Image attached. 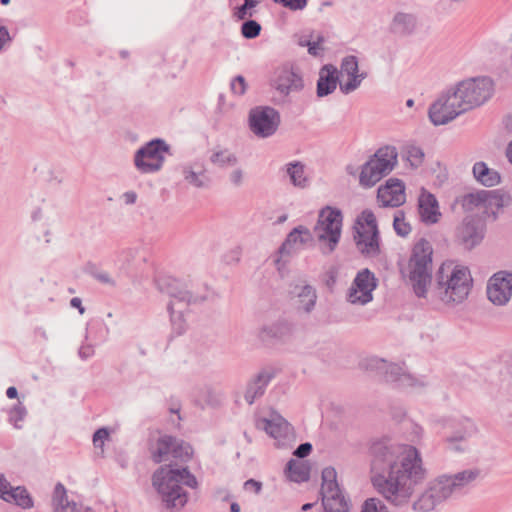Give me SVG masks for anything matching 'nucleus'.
I'll use <instances>...</instances> for the list:
<instances>
[{
    "instance_id": "nucleus-50",
    "label": "nucleus",
    "mask_w": 512,
    "mask_h": 512,
    "mask_svg": "<svg viewBox=\"0 0 512 512\" xmlns=\"http://www.w3.org/2000/svg\"><path fill=\"white\" fill-rule=\"evenodd\" d=\"M407 160L410 162L412 167H419L424 160L423 150L418 146H409L407 149Z\"/></svg>"
},
{
    "instance_id": "nucleus-26",
    "label": "nucleus",
    "mask_w": 512,
    "mask_h": 512,
    "mask_svg": "<svg viewBox=\"0 0 512 512\" xmlns=\"http://www.w3.org/2000/svg\"><path fill=\"white\" fill-rule=\"evenodd\" d=\"M274 376L275 374L268 370H262L255 375L247 383L246 391L244 393L245 401L249 405H252L256 399L262 397Z\"/></svg>"
},
{
    "instance_id": "nucleus-48",
    "label": "nucleus",
    "mask_w": 512,
    "mask_h": 512,
    "mask_svg": "<svg viewBox=\"0 0 512 512\" xmlns=\"http://www.w3.org/2000/svg\"><path fill=\"white\" fill-rule=\"evenodd\" d=\"M348 77L349 79L345 83H339L340 91L345 95L355 91L360 86L362 80L366 77V74H354L353 76Z\"/></svg>"
},
{
    "instance_id": "nucleus-59",
    "label": "nucleus",
    "mask_w": 512,
    "mask_h": 512,
    "mask_svg": "<svg viewBox=\"0 0 512 512\" xmlns=\"http://www.w3.org/2000/svg\"><path fill=\"white\" fill-rule=\"evenodd\" d=\"M12 41L9 30L6 26L0 24V51L4 48L6 43Z\"/></svg>"
},
{
    "instance_id": "nucleus-46",
    "label": "nucleus",
    "mask_w": 512,
    "mask_h": 512,
    "mask_svg": "<svg viewBox=\"0 0 512 512\" xmlns=\"http://www.w3.org/2000/svg\"><path fill=\"white\" fill-rule=\"evenodd\" d=\"M261 29L260 23L256 20L247 19L241 25V35L248 40L255 39L260 35Z\"/></svg>"
},
{
    "instance_id": "nucleus-51",
    "label": "nucleus",
    "mask_w": 512,
    "mask_h": 512,
    "mask_svg": "<svg viewBox=\"0 0 512 512\" xmlns=\"http://www.w3.org/2000/svg\"><path fill=\"white\" fill-rule=\"evenodd\" d=\"M110 437V430L108 427H100L93 433V445L96 448H102L104 445V441L108 440Z\"/></svg>"
},
{
    "instance_id": "nucleus-2",
    "label": "nucleus",
    "mask_w": 512,
    "mask_h": 512,
    "mask_svg": "<svg viewBox=\"0 0 512 512\" xmlns=\"http://www.w3.org/2000/svg\"><path fill=\"white\" fill-rule=\"evenodd\" d=\"M151 481L162 508L167 512H180L187 505L189 493L183 486L192 489L198 486L197 478L187 466L175 467L172 464L157 468L152 474Z\"/></svg>"
},
{
    "instance_id": "nucleus-27",
    "label": "nucleus",
    "mask_w": 512,
    "mask_h": 512,
    "mask_svg": "<svg viewBox=\"0 0 512 512\" xmlns=\"http://www.w3.org/2000/svg\"><path fill=\"white\" fill-rule=\"evenodd\" d=\"M313 240L310 230L302 225L293 228L286 236L283 243L278 248V253L283 256H290L294 252L296 244H307Z\"/></svg>"
},
{
    "instance_id": "nucleus-64",
    "label": "nucleus",
    "mask_w": 512,
    "mask_h": 512,
    "mask_svg": "<svg viewBox=\"0 0 512 512\" xmlns=\"http://www.w3.org/2000/svg\"><path fill=\"white\" fill-rule=\"evenodd\" d=\"M70 306L76 308L81 315L85 313V307L82 305V300L79 297H73L70 300Z\"/></svg>"
},
{
    "instance_id": "nucleus-9",
    "label": "nucleus",
    "mask_w": 512,
    "mask_h": 512,
    "mask_svg": "<svg viewBox=\"0 0 512 512\" xmlns=\"http://www.w3.org/2000/svg\"><path fill=\"white\" fill-rule=\"evenodd\" d=\"M398 158L397 149L394 146L379 148L362 165L359 175V183L365 188L376 185L383 177L387 176L396 166Z\"/></svg>"
},
{
    "instance_id": "nucleus-7",
    "label": "nucleus",
    "mask_w": 512,
    "mask_h": 512,
    "mask_svg": "<svg viewBox=\"0 0 512 512\" xmlns=\"http://www.w3.org/2000/svg\"><path fill=\"white\" fill-rule=\"evenodd\" d=\"M436 426L437 434L447 444V448L456 453L466 452L468 440L478 432L477 425L468 417L441 418Z\"/></svg>"
},
{
    "instance_id": "nucleus-30",
    "label": "nucleus",
    "mask_w": 512,
    "mask_h": 512,
    "mask_svg": "<svg viewBox=\"0 0 512 512\" xmlns=\"http://www.w3.org/2000/svg\"><path fill=\"white\" fill-rule=\"evenodd\" d=\"M472 172L474 178L485 187H493L501 181L500 174L496 170L489 168L483 161L476 162L473 165Z\"/></svg>"
},
{
    "instance_id": "nucleus-34",
    "label": "nucleus",
    "mask_w": 512,
    "mask_h": 512,
    "mask_svg": "<svg viewBox=\"0 0 512 512\" xmlns=\"http://www.w3.org/2000/svg\"><path fill=\"white\" fill-rule=\"evenodd\" d=\"M285 169L294 187L304 189L309 186L310 180L305 175V165L301 161H291L285 165Z\"/></svg>"
},
{
    "instance_id": "nucleus-16",
    "label": "nucleus",
    "mask_w": 512,
    "mask_h": 512,
    "mask_svg": "<svg viewBox=\"0 0 512 512\" xmlns=\"http://www.w3.org/2000/svg\"><path fill=\"white\" fill-rule=\"evenodd\" d=\"M465 113L453 90L449 88L434 101L428 109V116L434 126L445 125Z\"/></svg>"
},
{
    "instance_id": "nucleus-40",
    "label": "nucleus",
    "mask_w": 512,
    "mask_h": 512,
    "mask_svg": "<svg viewBox=\"0 0 512 512\" xmlns=\"http://www.w3.org/2000/svg\"><path fill=\"white\" fill-rule=\"evenodd\" d=\"M298 298L301 303L299 308L306 313H310L314 309L317 300L315 288L308 284L304 285L298 293Z\"/></svg>"
},
{
    "instance_id": "nucleus-5",
    "label": "nucleus",
    "mask_w": 512,
    "mask_h": 512,
    "mask_svg": "<svg viewBox=\"0 0 512 512\" xmlns=\"http://www.w3.org/2000/svg\"><path fill=\"white\" fill-rule=\"evenodd\" d=\"M433 247L426 238H420L412 247L408 260L409 281L418 298H425L432 281Z\"/></svg>"
},
{
    "instance_id": "nucleus-53",
    "label": "nucleus",
    "mask_w": 512,
    "mask_h": 512,
    "mask_svg": "<svg viewBox=\"0 0 512 512\" xmlns=\"http://www.w3.org/2000/svg\"><path fill=\"white\" fill-rule=\"evenodd\" d=\"M231 90L234 94L242 96L246 93L247 83L242 75L235 76L230 83Z\"/></svg>"
},
{
    "instance_id": "nucleus-13",
    "label": "nucleus",
    "mask_w": 512,
    "mask_h": 512,
    "mask_svg": "<svg viewBox=\"0 0 512 512\" xmlns=\"http://www.w3.org/2000/svg\"><path fill=\"white\" fill-rule=\"evenodd\" d=\"M166 153H170V145L164 139H151L135 152L134 165L141 173H155L162 168Z\"/></svg>"
},
{
    "instance_id": "nucleus-25",
    "label": "nucleus",
    "mask_w": 512,
    "mask_h": 512,
    "mask_svg": "<svg viewBox=\"0 0 512 512\" xmlns=\"http://www.w3.org/2000/svg\"><path fill=\"white\" fill-rule=\"evenodd\" d=\"M340 71L333 64H325L320 68L316 83V95L319 98L332 94L340 83Z\"/></svg>"
},
{
    "instance_id": "nucleus-43",
    "label": "nucleus",
    "mask_w": 512,
    "mask_h": 512,
    "mask_svg": "<svg viewBox=\"0 0 512 512\" xmlns=\"http://www.w3.org/2000/svg\"><path fill=\"white\" fill-rule=\"evenodd\" d=\"M393 229L397 236L407 237L412 228L411 225L405 221V212L403 210H397L393 217Z\"/></svg>"
},
{
    "instance_id": "nucleus-22",
    "label": "nucleus",
    "mask_w": 512,
    "mask_h": 512,
    "mask_svg": "<svg viewBox=\"0 0 512 512\" xmlns=\"http://www.w3.org/2000/svg\"><path fill=\"white\" fill-rule=\"evenodd\" d=\"M512 295V273L498 272L489 280L488 299L495 305L506 304Z\"/></svg>"
},
{
    "instance_id": "nucleus-14",
    "label": "nucleus",
    "mask_w": 512,
    "mask_h": 512,
    "mask_svg": "<svg viewBox=\"0 0 512 512\" xmlns=\"http://www.w3.org/2000/svg\"><path fill=\"white\" fill-rule=\"evenodd\" d=\"M149 254L143 248L122 249L116 257L115 264L119 275L135 280L148 269Z\"/></svg>"
},
{
    "instance_id": "nucleus-31",
    "label": "nucleus",
    "mask_w": 512,
    "mask_h": 512,
    "mask_svg": "<svg viewBox=\"0 0 512 512\" xmlns=\"http://www.w3.org/2000/svg\"><path fill=\"white\" fill-rule=\"evenodd\" d=\"M53 512H81L74 501H69L65 486L58 482L52 495Z\"/></svg>"
},
{
    "instance_id": "nucleus-33",
    "label": "nucleus",
    "mask_w": 512,
    "mask_h": 512,
    "mask_svg": "<svg viewBox=\"0 0 512 512\" xmlns=\"http://www.w3.org/2000/svg\"><path fill=\"white\" fill-rule=\"evenodd\" d=\"M257 427L262 428L270 437L277 439L286 435L288 422L277 414L275 418L258 420Z\"/></svg>"
},
{
    "instance_id": "nucleus-19",
    "label": "nucleus",
    "mask_w": 512,
    "mask_h": 512,
    "mask_svg": "<svg viewBox=\"0 0 512 512\" xmlns=\"http://www.w3.org/2000/svg\"><path fill=\"white\" fill-rule=\"evenodd\" d=\"M378 279L368 268L359 271L349 289L348 300L352 304L365 305L373 300L372 292L377 288Z\"/></svg>"
},
{
    "instance_id": "nucleus-15",
    "label": "nucleus",
    "mask_w": 512,
    "mask_h": 512,
    "mask_svg": "<svg viewBox=\"0 0 512 512\" xmlns=\"http://www.w3.org/2000/svg\"><path fill=\"white\" fill-rule=\"evenodd\" d=\"M280 122V113L271 106H256L248 114L249 129L259 138L274 135Z\"/></svg>"
},
{
    "instance_id": "nucleus-56",
    "label": "nucleus",
    "mask_w": 512,
    "mask_h": 512,
    "mask_svg": "<svg viewBox=\"0 0 512 512\" xmlns=\"http://www.w3.org/2000/svg\"><path fill=\"white\" fill-rule=\"evenodd\" d=\"M263 484L261 481L250 478L246 480L243 484V489L247 492H253L256 495H259L262 491Z\"/></svg>"
},
{
    "instance_id": "nucleus-8",
    "label": "nucleus",
    "mask_w": 512,
    "mask_h": 512,
    "mask_svg": "<svg viewBox=\"0 0 512 512\" xmlns=\"http://www.w3.org/2000/svg\"><path fill=\"white\" fill-rule=\"evenodd\" d=\"M464 112L483 105L494 92V82L488 76H481L460 81L451 87Z\"/></svg>"
},
{
    "instance_id": "nucleus-17",
    "label": "nucleus",
    "mask_w": 512,
    "mask_h": 512,
    "mask_svg": "<svg viewBox=\"0 0 512 512\" xmlns=\"http://www.w3.org/2000/svg\"><path fill=\"white\" fill-rule=\"evenodd\" d=\"M155 284L161 293L167 294L177 304L185 307L202 304L207 300V295H194L185 283L171 276H159L155 279Z\"/></svg>"
},
{
    "instance_id": "nucleus-18",
    "label": "nucleus",
    "mask_w": 512,
    "mask_h": 512,
    "mask_svg": "<svg viewBox=\"0 0 512 512\" xmlns=\"http://www.w3.org/2000/svg\"><path fill=\"white\" fill-rule=\"evenodd\" d=\"M365 368L367 370H376L383 374L387 383H391L398 387L415 386L418 384L416 378L411 374L403 371V368L395 363L388 364L384 359L371 357L365 360Z\"/></svg>"
},
{
    "instance_id": "nucleus-41",
    "label": "nucleus",
    "mask_w": 512,
    "mask_h": 512,
    "mask_svg": "<svg viewBox=\"0 0 512 512\" xmlns=\"http://www.w3.org/2000/svg\"><path fill=\"white\" fill-rule=\"evenodd\" d=\"M486 192L489 193V196L485 197V202H483V207L486 209L492 207H496L497 209L503 208L508 205L511 200L510 195L503 192L501 189L486 190Z\"/></svg>"
},
{
    "instance_id": "nucleus-38",
    "label": "nucleus",
    "mask_w": 512,
    "mask_h": 512,
    "mask_svg": "<svg viewBox=\"0 0 512 512\" xmlns=\"http://www.w3.org/2000/svg\"><path fill=\"white\" fill-rule=\"evenodd\" d=\"M209 160L213 165L219 168L234 166L238 162L237 156L228 149L213 150Z\"/></svg>"
},
{
    "instance_id": "nucleus-47",
    "label": "nucleus",
    "mask_w": 512,
    "mask_h": 512,
    "mask_svg": "<svg viewBox=\"0 0 512 512\" xmlns=\"http://www.w3.org/2000/svg\"><path fill=\"white\" fill-rule=\"evenodd\" d=\"M361 512H389V510L381 499L370 497L363 502Z\"/></svg>"
},
{
    "instance_id": "nucleus-49",
    "label": "nucleus",
    "mask_w": 512,
    "mask_h": 512,
    "mask_svg": "<svg viewBox=\"0 0 512 512\" xmlns=\"http://www.w3.org/2000/svg\"><path fill=\"white\" fill-rule=\"evenodd\" d=\"M341 72L346 73L348 76H353L354 74H358L359 65L358 58L354 55H348L342 59L341 62Z\"/></svg>"
},
{
    "instance_id": "nucleus-52",
    "label": "nucleus",
    "mask_w": 512,
    "mask_h": 512,
    "mask_svg": "<svg viewBox=\"0 0 512 512\" xmlns=\"http://www.w3.org/2000/svg\"><path fill=\"white\" fill-rule=\"evenodd\" d=\"M275 4H279L284 8L291 11L303 10L308 3V0H272Z\"/></svg>"
},
{
    "instance_id": "nucleus-28",
    "label": "nucleus",
    "mask_w": 512,
    "mask_h": 512,
    "mask_svg": "<svg viewBox=\"0 0 512 512\" xmlns=\"http://www.w3.org/2000/svg\"><path fill=\"white\" fill-rule=\"evenodd\" d=\"M174 442L175 436L170 434L160 435L154 443L149 441L148 450L151 460L155 464L164 462L167 457L172 454Z\"/></svg>"
},
{
    "instance_id": "nucleus-62",
    "label": "nucleus",
    "mask_w": 512,
    "mask_h": 512,
    "mask_svg": "<svg viewBox=\"0 0 512 512\" xmlns=\"http://www.w3.org/2000/svg\"><path fill=\"white\" fill-rule=\"evenodd\" d=\"M243 180V171L241 169H236L230 174V181L235 186H240Z\"/></svg>"
},
{
    "instance_id": "nucleus-36",
    "label": "nucleus",
    "mask_w": 512,
    "mask_h": 512,
    "mask_svg": "<svg viewBox=\"0 0 512 512\" xmlns=\"http://www.w3.org/2000/svg\"><path fill=\"white\" fill-rule=\"evenodd\" d=\"M6 502L14 503L22 509H31L34 506V499L25 486L10 489Z\"/></svg>"
},
{
    "instance_id": "nucleus-32",
    "label": "nucleus",
    "mask_w": 512,
    "mask_h": 512,
    "mask_svg": "<svg viewBox=\"0 0 512 512\" xmlns=\"http://www.w3.org/2000/svg\"><path fill=\"white\" fill-rule=\"evenodd\" d=\"M311 467L306 461L290 459L285 465V473L290 481L295 483L306 482L310 478Z\"/></svg>"
},
{
    "instance_id": "nucleus-39",
    "label": "nucleus",
    "mask_w": 512,
    "mask_h": 512,
    "mask_svg": "<svg viewBox=\"0 0 512 512\" xmlns=\"http://www.w3.org/2000/svg\"><path fill=\"white\" fill-rule=\"evenodd\" d=\"M193 447L190 443L175 436L171 456L183 463L189 462L193 457Z\"/></svg>"
},
{
    "instance_id": "nucleus-54",
    "label": "nucleus",
    "mask_w": 512,
    "mask_h": 512,
    "mask_svg": "<svg viewBox=\"0 0 512 512\" xmlns=\"http://www.w3.org/2000/svg\"><path fill=\"white\" fill-rule=\"evenodd\" d=\"M255 11L249 9V7L243 2V4L237 6L233 10V16L237 20H247L248 17H252Z\"/></svg>"
},
{
    "instance_id": "nucleus-35",
    "label": "nucleus",
    "mask_w": 512,
    "mask_h": 512,
    "mask_svg": "<svg viewBox=\"0 0 512 512\" xmlns=\"http://www.w3.org/2000/svg\"><path fill=\"white\" fill-rule=\"evenodd\" d=\"M416 26V18L409 13L397 12L392 21V31L402 35H410Z\"/></svg>"
},
{
    "instance_id": "nucleus-6",
    "label": "nucleus",
    "mask_w": 512,
    "mask_h": 512,
    "mask_svg": "<svg viewBox=\"0 0 512 512\" xmlns=\"http://www.w3.org/2000/svg\"><path fill=\"white\" fill-rule=\"evenodd\" d=\"M408 446L393 443L388 438L379 439L371 443L369 448L371 456V482L377 492L379 491L377 486L378 478L391 475L392 469L396 466Z\"/></svg>"
},
{
    "instance_id": "nucleus-4",
    "label": "nucleus",
    "mask_w": 512,
    "mask_h": 512,
    "mask_svg": "<svg viewBox=\"0 0 512 512\" xmlns=\"http://www.w3.org/2000/svg\"><path fill=\"white\" fill-rule=\"evenodd\" d=\"M435 282L443 301L461 303L468 297L473 280L466 266L442 263L436 271Z\"/></svg>"
},
{
    "instance_id": "nucleus-63",
    "label": "nucleus",
    "mask_w": 512,
    "mask_h": 512,
    "mask_svg": "<svg viewBox=\"0 0 512 512\" xmlns=\"http://www.w3.org/2000/svg\"><path fill=\"white\" fill-rule=\"evenodd\" d=\"M305 45H307L308 53L310 55H312V56L320 55L319 51L322 50V48L320 47L319 42L307 41Z\"/></svg>"
},
{
    "instance_id": "nucleus-42",
    "label": "nucleus",
    "mask_w": 512,
    "mask_h": 512,
    "mask_svg": "<svg viewBox=\"0 0 512 512\" xmlns=\"http://www.w3.org/2000/svg\"><path fill=\"white\" fill-rule=\"evenodd\" d=\"M487 196H489V193H487L486 190H478L465 194L461 200L462 208L464 211H473L476 207L483 206V202H485V197Z\"/></svg>"
},
{
    "instance_id": "nucleus-20",
    "label": "nucleus",
    "mask_w": 512,
    "mask_h": 512,
    "mask_svg": "<svg viewBox=\"0 0 512 512\" xmlns=\"http://www.w3.org/2000/svg\"><path fill=\"white\" fill-rule=\"evenodd\" d=\"M485 237V224L475 216H466L456 229V241L465 250L480 245Z\"/></svg>"
},
{
    "instance_id": "nucleus-61",
    "label": "nucleus",
    "mask_w": 512,
    "mask_h": 512,
    "mask_svg": "<svg viewBox=\"0 0 512 512\" xmlns=\"http://www.w3.org/2000/svg\"><path fill=\"white\" fill-rule=\"evenodd\" d=\"M94 354V349L91 345L81 346L78 350V355L82 360H87Z\"/></svg>"
},
{
    "instance_id": "nucleus-21",
    "label": "nucleus",
    "mask_w": 512,
    "mask_h": 512,
    "mask_svg": "<svg viewBox=\"0 0 512 512\" xmlns=\"http://www.w3.org/2000/svg\"><path fill=\"white\" fill-rule=\"evenodd\" d=\"M295 330V324L286 318H279L276 321L263 325L258 337L265 345H274L288 341Z\"/></svg>"
},
{
    "instance_id": "nucleus-37",
    "label": "nucleus",
    "mask_w": 512,
    "mask_h": 512,
    "mask_svg": "<svg viewBox=\"0 0 512 512\" xmlns=\"http://www.w3.org/2000/svg\"><path fill=\"white\" fill-rule=\"evenodd\" d=\"M183 176L187 183L196 188H208L211 183V180L205 174L204 169H201L200 171L196 172L191 166H184Z\"/></svg>"
},
{
    "instance_id": "nucleus-1",
    "label": "nucleus",
    "mask_w": 512,
    "mask_h": 512,
    "mask_svg": "<svg viewBox=\"0 0 512 512\" xmlns=\"http://www.w3.org/2000/svg\"><path fill=\"white\" fill-rule=\"evenodd\" d=\"M426 474L419 450L409 445L391 475L378 478V493L396 508L408 507L416 487L423 484Z\"/></svg>"
},
{
    "instance_id": "nucleus-24",
    "label": "nucleus",
    "mask_w": 512,
    "mask_h": 512,
    "mask_svg": "<svg viewBox=\"0 0 512 512\" xmlns=\"http://www.w3.org/2000/svg\"><path fill=\"white\" fill-rule=\"evenodd\" d=\"M417 211L420 221L425 225L438 223L442 215L436 196L425 188H422L419 194Z\"/></svg>"
},
{
    "instance_id": "nucleus-23",
    "label": "nucleus",
    "mask_w": 512,
    "mask_h": 512,
    "mask_svg": "<svg viewBox=\"0 0 512 512\" xmlns=\"http://www.w3.org/2000/svg\"><path fill=\"white\" fill-rule=\"evenodd\" d=\"M377 200L382 207H399L406 201L405 183L398 178L388 179L377 189Z\"/></svg>"
},
{
    "instance_id": "nucleus-57",
    "label": "nucleus",
    "mask_w": 512,
    "mask_h": 512,
    "mask_svg": "<svg viewBox=\"0 0 512 512\" xmlns=\"http://www.w3.org/2000/svg\"><path fill=\"white\" fill-rule=\"evenodd\" d=\"M13 487L7 481L3 474H0V498L4 501H7V497H9V490Z\"/></svg>"
},
{
    "instance_id": "nucleus-55",
    "label": "nucleus",
    "mask_w": 512,
    "mask_h": 512,
    "mask_svg": "<svg viewBox=\"0 0 512 512\" xmlns=\"http://www.w3.org/2000/svg\"><path fill=\"white\" fill-rule=\"evenodd\" d=\"M312 450L313 446L310 442H303L293 451V455L299 459H304L311 454Z\"/></svg>"
},
{
    "instance_id": "nucleus-44",
    "label": "nucleus",
    "mask_w": 512,
    "mask_h": 512,
    "mask_svg": "<svg viewBox=\"0 0 512 512\" xmlns=\"http://www.w3.org/2000/svg\"><path fill=\"white\" fill-rule=\"evenodd\" d=\"M27 416V409L22 402L14 404L8 412V421L16 429H21L22 425L19 422L23 421Z\"/></svg>"
},
{
    "instance_id": "nucleus-45",
    "label": "nucleus",
    "mask_w": 512,
    "mask_h": 512,
    "mask_svg": "<svg viewBox=\"0 0 512 512\" xmlns=\"http://www.w3.org/2000/svg\"><path fill=\"white\" fill-rule=\"evenodd\" d=\"M175 302L170 301L167 304V310L170 315V320L173 326V329L176 331L178 335H181L185 331V321L183 319V313L182 310H175L174 309Z\"/></svg>"
},
{
    "instance_id": "nucleus-60",
    "label": "nucleus",
    "mask_w": 512,
    "mask_h": 512,
    "mask_svg": "<svg viewBox=\"0 0 512 512\" xmlns=\"http://www.w3.org/2000/svg\"><path fill=\"white\" fill-rule=\"evenodd\" d=\"M82 271L85 274H87V275L91 276L92 278H94L97 275L99 269H98V266H97L96 263H94L92 261H88V262H86L84 264Z\"/></svg>"
},
{
    "instance_id": "nucleus-58",
    "label": "nucleus",
    "mask_w": 512,
    "mask_h": 512,
    "mask_svg": "<svg viewBox=\"0 0 512 512\" xmlns=\"http://www.w3.org/2000/svg\"><path fill=\"white\" fill-rule=\"evenodd\" d=\"M94 279L102 284L110 285L112 287L116 286L115 280L105 271L99 270Z\"/></svg>"
},
{
    "instance_id": "nucleus-12",
    "label": "nucleus",
    "mask_w": 512,
    "mask_h": 512,
    "mask_svg": "<svg viewBox=\"0 0 512 512\" xmlns=\"http://www.w3.org/2000/svg\"><path fill=\"white\" fill-rule=\"evenodd\" d=\"M320 495L325 512H350V502L346 499L337 481L336 469L325 467L321 474Z\"/></svg>"
},
{
    "instance_id": "nucleus-3",
    "label": "nucleus",
    "mask_w": 512,
    "mask_h": 512,
    "mask_svg": "<svg viewBox=\"0 0 512 512\" xmlns=\"http://www.w3.org/2000/svg\"><path fill=\"white\" fill-rule=\"evenodd\" d=\"M480 470L467 469L452 475H440L432 481L428 488L421 493L412 504V509L418 512H430L437 505L447 500L453 493L460 492L464 487L475 481Z\"/></svg>"
},
{
    "instance_id": "nucleus-11",
    "label": "nucleus",
    "mask_w": 512,
    "mask_h": 512,
    "mask_svg": "<svg viewBox=\"0 0 512 512\" xmlns=\"http://www.w3.org/2000/svg\"><path fill=\"white\" fill-rule=\"evenodd\" d=\"M360 228L355 227L354 240L359 252L364 256H378L381 252L380 231L375 214L364 209L356 220Z\"/></svg>"
},
{
    "instance_id": "nucleus-10",
    "label": "nucleus",
    "mask_w": 512,
    "mask_h": 512,
    "mask_svg": "<svg viewBox=\"0 0 512 512\" xmlns=\"http://www.w3.org/2000/svg\"><path fill=\"white\" fill-rule=\"evenodd\" d=\"M342 221V211L336 207L325 206L319 211L314 230L320 231L318 240L325 242L321 247L323 255H329L337 248L341 238Z\"/></svg>"
},
{
    "instance_id": "nucleus-29",
    "label": "nucleus",
    "mask_w": 512,
    "mask_h": 512,
    "mask_svg": "<svg viewBox=\"0 0 512 512\" xmlns=\"http://www.w3.org/2000/svg\"><path fill=\"white\" fill-rule=\"evenodd\" d=\"M303 86L302 77L293 69L282 71L275 81V88L285 96L291 91L302 90Z\"/></svg>"
}]
</instances>
